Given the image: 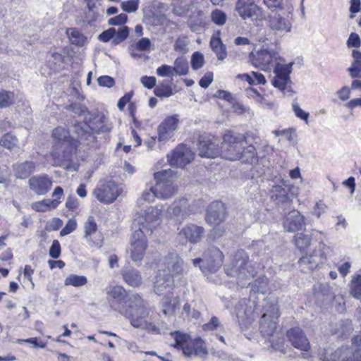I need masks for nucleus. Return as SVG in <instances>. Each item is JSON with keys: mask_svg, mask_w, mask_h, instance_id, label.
<instances>
[{"mask_svg": "<svg viewBox=\"0 0 361 361\" xmlns=\"http://www.w3.org/2000/svg\"><path fill=\"white\" fill-rule=\"evenodd\" d=\"M211 20L218 26L224 25L227 20L228 16L225 11L223 10L216 8L211 13Z\"/></svg>", "mask_w": 361, "mask_h": 361, "instance_id": "a18cd8bd", "label": "nucleus"}, {"mask_svg": "<svg viewBox=\"0 0 361 361\" xmlns=\"http://www.w3.org/2000/svg\"><path fill=\"white\" fill-rule=\"evenodd\" d=\"M164 264L170 274H181L183 271V260L176 252H169L164 258Z\"/></svg>", "mask_w": 361, "mask_h": 361, "instance_id": "c756f323", "label": "nucleus"}, {"mask_svg": "<svg viewBox=\"0 0 361 361\" xmlns=\"http://www.w3.org/2000/svg\"><path fill=\"white\" fill-rule=\"evenodd\" d=\"M281 183L273 185L271 198L279 212L290 210L293 207V194L285 180H281Z\"/></svg>", "mask_w": 361, "mask_h": 361, "instance_id": "423d86ee", "label": "nucleus"}, {"mask_svg": "<svg viewBox=\"0 0 361 361\" xmlns=\"http://www.w3.org/2000/svg\"><path fill=\"white\" fill-rule=\"evenodd\" d=\"M188 42L186 37H178L175 41L173 49L176 51L180 52L183 54H186L188 52Z\"/></svg>", "mask_w": 361, "mask_h": 361, "instance_id": "6e6d98bb", "label": "nucleus"}, {"mask_svg": "<svg viewBox=\"0 0 361 361\" xmlns=\"http://www.w3.org/2000/svg\"><path fill=\"white\" fill-rule=\"evenodd\" d=\"M192 345L194 349L195 355H196L200 353H203L204 355L208 353L207 350L204 346V342L200 337L195 338Z\"/></svg>", "mask_w": 361, "mask_h": 361, "instance_id": "052dcab7", "label": "nucleus"}, {"mask_svg": "<svg viewBox=\"0 0 361 361\" xmlns=\"http://www.w3.org/2000/svg\"><path fill=\"white\" fill-rule=\"evenodd\" d=\"M235 11L244 20L250 19L252 21H258L262 20L264 17L262 8L253 0H237Z\"/></svg>", "mask_w": 361, "mask_h": 361, "instance_id": "1a4fd4ad", "label": "nucleus"}, {"mask_svg": "<svg viewBox=\"0 0 361 361\" xmlns=\"http://www.w3.org/2000/svg\"><path fill=\"white\" fill-rule=\"evenodd\" d=\"M149 314V310L145 306L143 302L128 319L134 328H140L149 333L158 334L160 333L159 328L153 322L147 320Z\"/></svg>", "mask_w": 361, "mask_h": 361, "instance_id": "6e6552de", "label": "nucleus"}, {"mask_svg": "<svg viewBox=\"0 0 361 361\" xmlns=\"http://www.w3.org/2000/svg\"><path fill=\"white\" fill-rule=\"evenodd\" d=\"M111 129L104 114L99 113L90 114L85 122L75 121L68 129L56 127L52 132L54 142L51 157L60 166L68 168L79 145H90L95 140L94 133H107Z\"/></svg>", "mask_w": 361, "mask_h": 361, "instance_id": "f257e3e1", "label": "nucleus"}, {"mask_svg": "<svg viewBox=\"0 0 361 361\" xmlns=\"http://www.w3.org/2000/svg\"><path fill=\"white\" fill-rule=\"evenodd\" d=\"M198 155L202 158L214 159L221 154L218 141L207 134L200 135L197 140Z\"/></svg>", "mask_w": 361, "mask_h": 361, "instance_id": "9b49d317", "label": "nucleus"}, {"mask_svg": "<svg viewBox=\"0 0 361 361\" xmlns=\"http://www.w3.org/2000/svg\"><path fill=\"white\" fill-rule=\"evenodd\" d=\"M130 28L128 26H123L116 30L114 27H109L104 30L98 35V39L104 43L111 41L112 46H116L125 41L129 36Z\"/></svg>", "mask_w": 361, "mask_h": 361, "instance_id": "dca6fc26", "label": "nucleus"}, {"mask_svg": "<svg viewBox=\"0 0 361 361\" xmlns=\"http://www.w3.org/2000/svg\"><path fill=\"white\" fill-rule=\"evenodd\" d=\"M246 95L249 98L255 99V101L260 104L271 106V104L266 101L264 96H262L259 91L252 87L245 89Z\"/></svg>", "mask_w": 361, "mask_h": 361, "instance_id": "de8ad7c7", "label": "nucleus"}, {"mask_svg": "<svg viewBox=\"0 0 361 361\" xmlns=\"http://www.w3.org/2000/svg\"><path fill=\"white\" fill-rule=\"evenodd\" d=\"M269 26L272 30L280 33L288 32L291 30L290 21L279 14L269 16Z\"/></svg>", "mask_w": 361, "mask_h": 361, "instance_id": "7c9ffc66", "label": "nucleus"}, {"mask_svg": "<svg viewBox=\"0 0 361 361\" xmlns=\"http://www.w3.org/2000/svg\"><path fill=\"white\" fill-rule=\"evenodd\" d=\"M128 21V16L126 13H120L114 17L108 20V25L112 26H125L124 25Z\"/></svg>", "mask_w": 361, "mask_h": 361, "instance_id": "13d9d810", "label": "nucleus"}, {"mask_svg": "<svg viewBox=\"0 0 361 361\" xmlns=\"http://www.w3.org/2000/svg\"><path fill=\"white\" fill-rule=\"evenodd\" d=\"M173 73L177 75H186L189 71L188 60L183 56L177 57L172 66Z\"/></svg>", "mask_w": 361, "mask_h": 361, "instance_id": "c9c22d12", "label": "nucleus"}, {"mask_svg": "<svg viewBox=\"0 0 361 361\" xmlns=\"http://www.w3.org/2000/svg\"><path fill=\"white\" fill-rule=\"evenodd\" d=\"M214 97L224 100L228 102L230 104H233L234 99H235V97H233V95L229 91L224 90H218L214 94Z\"/></svg>", "mask_w": 361, "mask_h": 361, "instance_id": "0e129e2a", "label": "nucleus"}, {"mask_svg": "<svg viewBox=\"0 0 361 361\" xmlns=\"http://www.w3.org/2000/svg\"><path fill=\"white\" fill-rule=\"evenodd\" d=\"M152 42L151 40L147 37H142L134 44H132L131 48H135L136 50L140 51H145L149 50L151 48Z\"/></svg>", "mask_w": 361, "mask_h": 361, "instance_id": "4d7b16f0", "label": "nucleus"}, {"mask_svg": "<svg viewBox=\"0 0 361 361\" xmlns=\"http://www.w3.org/2000/svg\"><path fill=\"white\" fill-rule=\"evenodd\" d=\"M204 233V228L202 226L190 224L183 227L179 234L190 243L195 244L201 240Z\"/></svg>", "mask_w": 361, "mask_h": 361, "instance_id": "cd10ccee", "label": "nucleus"}, {"mask_svg": "<svg viewBox=\"0 0 361 361\" xmlns=\"http://www.w3.org/2000/svg\"><path fill=\"white\" fill-rule=\"evenodd\" d=\"M71 44L78 47H82L87 38L76 28H68L66 32Z\"/></svg>", "mask_w": 361, "mask_h": 361, "instance_id": "58836bf2", "label": "nucleus"}, {"mask_svg": "<svg viewBox=\"0 0 361 361\" xmlns=\"http://www.w3.org/2000/svg\"><path fill=\"white\" fill-rule=\"evenodd\" d=\"M249 133L245 135L234 130H226L223 135L221 150L224 154V157L230 161H237L238 154L243 149L244 145L247 144Z\"/></svg>", "mask_w": 361, "mask_h": 361, "instance_id": "39448f33", "label": "nucleus"}, {"mask_svg": "<svg viewBox=\"0 0 361 361\" xmlns=\"http://www.w3.org/2000/svg\"><path fill=\"white\" fill-rule=\"evenodd\" d=\"M204 265L202 267V271L204 274L215 273L223 264L224 255L216 247H209L204 252Z\"/></svg>", "mask_w": 361, "mask_h": 361, "instance_id": "4468645a", "label": "nucleus"}, {"mask_svg": "<svg viewBox=\"0 0 361 361\" xmlns=\"http://www.w3.org/2000/svg\"><path fill=\"white\" fill-rule=\"evenodd\" d=\"M60 203L61 201L57 199H44L42 201L34 202L32 204V208L36 212H45L48 210L56 209Z\"/></svg>", "mask_w": 361, "mask_h": 361, "instance_id": "f704fd0d", "label": "nucleus"}, {"mask_svg": "<svg viewBox=\"0 0 361 361\" xmlns=\"http://www.w3.org/2000/svg\"><path fill=\"white\" fill-rule=\"evenodd\" d=\"M237 268V279L239 281L253 278L257 274L256 268L248 260V257L243 250L238 251L235 256Z\"/></svg>", "mask_w": 361, "mask_h": 361, "instance_id": "2eb2a0df", "label": "nucleus"}, {"mask_svg": "<svg viewBox=\"0 0 361 361\" xmlns=\"http://www.w3.org/2000/svg\"><path fill=\"white\" fill-rule=\"evenodd\" d=\"M121 189L114 181L109 180L97 186L93 193L98 201L104 204L114 202L120 195Z\"/></svg>", "mask_w": 361, "mask_h": 361, "instance_id": "ddd939ff", "label": "nucleus"}, {"mask_svg": "<svg viewBox=\"0 0 361 361\" xmlns=\"http://www.w3.org/2000/svg\"><path fill=\"white\" fill-rule=\"evenodd\" d=\"M321 361H354V355L347 348H339L331 354L324 348L319 353Z\"/></svg>", "mask_w": 361, "mask_h": 361, "instance_id": "b1692460", "label": "nucleus"}, {"mask_svg": "<svg viewBox=\"0 0 361 361\" xmlns=\"http://www.w3.org/2000/svg\"><path fill=\"white\" fill-rule=\"evenodd\" d=\"M18 140L11 133H4L0 138V146L13 151L18 146Z\"/></svg>", "mask_w": 361, "mask_h": 361, "instance_id": "4c0bfd02", "label": "nucleus"}, {"mask_svg": "<svg viewBox=\"0 0 361 361\" xmlns=\"http://www.w3.org/2000/svg\"><path fill=\"white\" fill-rule=\"evenodd\" d=\"M260 153L261 152H257L256 147L252 145L247 146L244 145L243 149L240 151V154H238L237 160L252 166L259 162L263 164L264 154L260 155Z\"/></svg>", "mask_w": 361, "mask_h": 361, "instance_id": "4be33fe9", "label": "nucleus"}, {"mask_svg": "<svg viewBox=\"0 0 361 361\" xmlns=\"http://www.w3.org/2000/svg\"><path fill=\"white\" fill-rule=\"evenodd\" d=\"M286 335L295 348L305 352L310 350V343L301 328L293 327L286 331Z\"/></svg>", "mask_w": 361, "mask_h": 361, "instance_id": "6ab92c4d", "label": "nucleus"}, {"mask_svg": "<svg viewBox=\"0 0 361 361\" xmlns=\"http://www.w3.org/2000/svg\"><path fill=\"white\" fill-rule=\"evenodd\" d=\"M100 15L97 10H86L84 13L83 21L90 27L95 25V23L98 20Z\"/></svg>", "mask_w": 361, "mask_h": 361, "instance_id": "864d4df0", "label": "nucleus"}, {"mask_svg": "<svg viewBox=\"0 0 361 361\" xmlns=\"http://www.w3.org/2000/svg\"><path fill=\"white\" fill-rule=\"evenodd\" d=\"M167 159L171 166L184 168L194 159V153L187 145L181 143L167 155Z\"/></svg>", "mask_w": 361, "mask_h": 361, "instance_id": "9d476101", "label": "nucleus"}, {"mask_svg": "<svg viewBox=\"0 0 361 361\" xmlns=\"http://www.w3.org/2000/svg\"><path fill=\"white\" fill-rule=\"evenodd\" d=\"M293 65L294 61H291L286 64L276 63L274 67L273 72L276 75L290 78V74L293 72Z\"/></svg>", "mask_w": 361, "mask_h": 361, "instance_id": "a19ab883", "label": "nucleus"}, {"mask_svg": "<svg viewBox=\"0 0 361 361\" xmlns=\"http://www.w3.org/2000/svg\"><path fill=\"white\" fill-rule=\"evenodd\" d=\"M271 82L275 88L278 89L284 95L287 94L291 97L295 94L291 87L293 82L290 78L274 75Z\"/></svg>", "mask_w": 361, "mask_h": 361, "instance_id": "2f4dec72", "label": "nucleus"}, {"mask_svg": "<svg viewBox=\"0 0 361 361\" xmlns=\"http://www.w3.org/2000/svg\"><path fill=\"white\" fill-rule=\"evenodd\" d=\"M188 207V201L185 198L175 200L169 207L168 213L171 217L180 222L189 214Z\"/></svg>", "mask_w": 361, "mask_h": 361, "instance_id": "a878e982", "label": "nucleus"}, {"mask_svg": "<svg viewBox=\"0 0 361 361\" xmlns=\"http://www.w3.org/2000/svg\"><path fill=\"white\" fill-rule=\"evenodd\" d=\"M174 286L173 276L170 273L159 274L156 276L154 283V291L158 295L169 292Z\"/></svg>", "mask_w": 361, "mask_h": 361, "instance_id": "393cba45", "label": "nucleus"}, {"mask_svg": "<svg viewBox=\"0 0 361 361\" xmlns=\"http://www.w3.org/2000/svg\"><path fill=\"white\" fill-rule=\"evenodd\" d=\"M15 343L20 345L29 343L32 345L35 348H44L46 347V343L42 342L40 338L37 337H32L26 339L18 338Z\"/></svg>", "mask_w": 361, "mask_h": 361, "instance_id": "5fc2aeb1", "label": "nucleus"}, {"mask_svg": "<svg viewBox=\"0 0 361 361\" xmlns=\"http://www.w3.org/2000/svg\"><path fill=\"white\" fill-rule=\"evenodd\" d=\"M274 56V49L262 47L256 54L251 51L249 54V61L254 67L260 68L262 71H267L273 62Z\"/></svg>", "mask_w": 361, "mask_h": 361, "instance_id": "f3484780", "label": "nucleus"}, {"mask_svg": "<svg viewBox=\"0 0 361 361\" xmlns=\"http://www.w3.org/2000/svg\"><path fill=\"white\" fill-rule=\"evenodd\" d=\"M87 279L86 276L77 274H70L64 281V285L66 286L81 287L87 284Z\"/></svg>", "mask_w": 361, "mask_h": 361, "instance_id": "79ce46f5", "label": "nucleus"}, {"mask_svg": "<svg viewBox=\"0 0 361 361\" xmlns=\"http://www.w3.org/2000/svg\"><path fill=\"white\" fill-rule=\"evenodd\" d=\"M36 164L32 161L17 162L12 165L13 174L17 179L25 180L35 171Z\"/></svg>", "mask_w": 361, "mask_h": 361, "instance_id": "c85d7f7f", "label": "nucleus"}, {"mask_svg": "<svg viewBox=\"0 0 361 361\" xmlns=\"http://www.w3.org/2000/svg\"><path fill=\"white\" fill-rule=\"evenodd\" d=\"M140 0H127L121 3V8L126 13H135L139 8Z\"/></svg>", "mask_w": 361, "mask_h": 361, "instance_id": "603ef678", "label": "nucleus"}, {"mask_svg": "<svg viewBox=\"0 0 361 361\" xmlns=\"http://www.w3.org/2000/svg\"><path fill=\"white\" fill-rule=\"evenodd\" d=\"M349 287L350 295L357 300H361V274L353 276Z\"/></svg>", "mask_w": 361, "mask_h": 361, "instance_id": "e433bc0d", "label": "nucleus"}, {"mask_svg": "<svg viewBox=\"0 0 361 361\" xmlns=\"http://www.w3.org/2000/svg\"><path fill=\"white\" fill-rule=\"evenodd\" d=\"M124 281L133 287L139 286L142 283V277L140 272L135 269H126L122 271Z\"/></svg>", "mask_w": 361, "mask_h": 361, "instance_id": "72a5a7b5", "label": "nucleus"}, {"mask_svg": "<svg viewBox=\"0 0 361 361\" xmlns=\"http://www.w3.org/2000/svg\"><path fill=\"white\" fill-rule=\"evenodd\" d=\"M311 237L303 233H298L294 236V242L297 248L302 252L305 251L311 244Z\"/></svg>", "mask_w": 361, "mask_h": 361, "instance_id": "ea45409f", "label": "nucleus"}, {"mask_svg": "<svg viewBox=\"0 0 361 361\" xmlns=\"http://www.w3.org/2000/svg\"><path fill=\"white\" fill-rule=\"evenodd\" d=\"M171 336L173 337L176 343L173 345L175 348H180V345H183L190 341V336L186 333H183L180 331H174L171 332Z\"/></svg>", "mask_w": 361, "mask_h": 361, "instance_id": "49530a36", "label": "nucleus"}, {"mask_svg": "<svg viewBox=\"0 0 361 361\" xmlns=\"http://www.w3.org/2000/svg\"><path fill=\"white\" fill-rule=\"evenodd\" d=\"M248 285L250 286V298L240 300L235 307L237 321L241 329H247L255 317L259 315L257 294L265 295L269 292V279L264 275L259 276Z\"/></svg>", "mask_w": 361, "mask_h": 361, "instance_id": "f03ea898", "label": "nucleus"}, {"mask_svg": "<svg viewBox=\"0 0 361 361\" xmlns=\"http://www.w3.org/2000/svg\"><path fill=\"white\" fill-rule=\"evenodd\" d=\"M156 73L160 77H173L174 75L172 66L167 64H163L158 67Z\"/></svg>", "mask_w": 361, "mask_h": 361, "instance_id": "338daca9", "label": "nucleus"}, {"mask_svg": "<svg viewBox=\"0 0 361 361\" xmlns=\"http://www.w3.org/2000/svg\"><path fill=\"white\" fill-rule=\"evenodd\" d=\"M293 111L295 113V115L298 118L304 121L306 123H308V119L310 117V114L303 109H302L299 104L296 102L293 103L292 104Z\"/></svg>", "mask_w": 361, "mask_h": 361, "instance_id": "e2e57ef3", "label": "nucleus"}, {"mask_svg": "<svg viewBox=\"0 0 361 361\" xmlns=\"http://www.w3.org/2000/svg\"><path fill=\"white\" fill-rule=\"evenodd\" d=\"M179 123L178 115L173 114L165 118L159 125L157 131L159 140H164L167 138L168 134L176 130Z\"/></svg>", "mask_w": 361, "mask_h": 361, "instance_id": "bb28decb", "label": "nucleus"}, {"mask_svg": "<svg viewBox=\"0 0 361 361\" xmlns=\"http://www.w3.org/2000/svg\"><path fill=\"white\" fill-rule=\"evenodd\" d=\"M353 330L352 321L349 319H341L337 324L336 334L345 336Z\"/></svg>", "mask_w": 361, "mask_h": 361, "instance_id": "09e8293b", "label": "nucleus"}, {"mask_svg": "<svg viewBox=\"0 0 361 361\" xmlns=\"http://www.w3.org/2000/svg\"><path fill=\"white\" fill-rule=\"evenodd\" d=\"M347 71L352 78H357L361 75V62L353 61L351 66L348 68Z\"/></svg>", "mask_w": 361, "mask_h": 361, "instance_id": "774afa93", "label": "nucleus"}, {"mask_svg": "<svg viewBox=\"0 0 361 361\" xmlns=\"http://www.w3.org/2000/svg\"><path fill=\"white\" fill-rule=\"evenodd\" d=\"M109 304L111 309L128 318L144 302L138 294L128 295L126 290L116 286L109 293Z\"/></svg>", "mask_w": 361, "mask_h": 361, "instance_id": "7ed1b4c3", "label": "nucleus"}, {"mask_svg": "<svg viewBox=\"0 0 361 361\" xmlns=\"http://www.w3.org/2000/svg\"><path fill=\"white\" fill-rule=\"evenodd\" d=\"M154 190L157 192L158 198L163 200L170 198L175 192V188L172 182L155 183Z\"/></svg>", "mask_w": 361, "mask_h": 361, "instance_id": "473e14b6", "label": "nucleus"}, {"mask_svg": "<svg viewBox=\"0 0 361 361\" xmlns=\"http://www.w3.org/2000/svg\"><path fill=\"white\" fill-rule=\"evenodd\" d=\"M258 317L259 319V330L263 336H271L276 332L278 326V319L280 317V312L278 307L277 298L269 295L263 300L262 307Z\"/></svg>", "mask_w": 361, "mask_h": 361, "instance_id": "20e7f679", "label": "nucleus"}, {"mask_svg": "<svg viewBox=\"0 0 361 361\" xmlns=\"http://www.w3.org/2000/svg\"><path fill=\"white\" fill-rule=\"evenodd\" d=\"M348 48H359L361 46V39L356 32H351L346 42Z\"/></svg>", "mask_w": 361, "mask_h": 361, "instance_id": "69168bd1", "label": "nucleus"}, {"mask_svg": "<svg viewBox=\"0 0 361 361\" xmlns=\"http://www.w3.org/2000/svg\"><path fill=\"white\" fill-rule=\"evenodd\" d=\"M226 209L221 201H214L209 204L206 211V222L211 226L220 224L225 220Z\"/></svg>", "mask_w": 361, "mask_h": 361, "instance_id": "a211bd4d", "label": "nucleus"}, {"mask_svg": "<svg viewBox=\"0 0 361 361\" xmlns=\"http://www.w3.org/2000/svg\"><path fill=\"white\" fill-rule=\"evenodd\" d=\"M283 215L282 226L286 232L295 233L305 230V217L298 209L292 207L290 210L280 211Z\"/></svg>", "mask_w": 361, "mask_h": 361, "instance_id": "0eeeda50", "label": "nucleus"}, {"mask_svg": "<svg viewBox=\"0 0 361 361\" xmlns=\"http://www.w3.org/2000/svg\"><path fill=\"white\" fill-rule=\"evenodd\" d=\"M173 171L171 169H164L155 172L154 178L155 183H160L162 182H172L171 178L173 176Z\"/></svg>", "mask_w": 361, "mask_h": 361, "instance_id": "8fccbe9b", "label": "nucleus"}, {"mask_svg": "<svg viewBox=\"0 0 361 361\" xmlns=\"http://www.w3.org/2000/svg\"><path fill=\"white\" fill-rule=\"evenodd\" d=\"M154 94L158 97L166 98L172 96L174 92L169 84L163 82L154 87Z\"/></svg>", "mask_w": 361, "mask_h": 361, "instance_id": "c03bdc74", "label": "nucleus"}, {"mask_svg": "<svg viewBox=\"0 0 361 361\" xmlns=\"http://www.w3.org/2000/svg\"><path fill=\"white\" fill-rule=\"evenodd\" d=\"M144 228L145 225H142V227H139L132 235L130 256L132 260L135 262L142 259L147 247V240Z\"/></svg>", "mask_w": 361, "mask_h": 361, "instance_id": "f8f14e48", "label": "nucleus"}, {"mask_svg": "<svg viewBox=\"0 0 361 361\" xmlns=\"http://www.w3.org/2000/svg\"><path fill=\"white\" fill-rule=\"evenodd\" d=\"M85 236L87 237L94 233L97 230V224L93 216H90L85 224Z\"/></svg>", "mask_w": 361, "mask_h": 361, "instance_id": "bf43d9fd", "label": "nucleus"}, {"mask_svg": "<svg viewBox=\"0 0 361 361\" xmlns=\"http://www.w3.org/2000/svg\"><path fill=\"white\" fill-rule=\"evenodd\" d=\"M204 57L202 53L200 51H195L190 59L191 68L194 71H197L201 68L204 64Z\"/></svg>", "mask_w": 361, "mask_h": 361, "instance_id": "3c124183", "label": "nucleus"}, {"mask_svg": "<svg viewBox=\"0 0 361 361\" xmlns=\"http://www.w3.org/2000/svg\"><path fill=\"white\" fill-rule=\"evenodd\" d=\"M61 255V247L58 240H54L49 250V255L52 259H56Z\"/></svg>", "mask_w": 361, "mask_h": 361, "instance_id": "680f3d73", "label": "nucleus"}, {"mask_svg": "<svg viewBox=\"0 0 361 361\" xmlns=\"http://www.w3.org/2000/svg\"><path fill=\"white\" fill-rule=\"evenodd\" d=\"M324 262V255L320 254L319 250H314L310 255L306 254L305 255L302 256L298 262L302 272L314 270L318 267L319 264H323Z\"/></svg>", "mask_w": 361, "mask_h": 361, "instance_id": "5701e85b", "label": "nucleus"}, {"mask_svg": "<svg viewBox=\"0 0 361 361\" xmlns=\"http://www.w3.org/2000/svg\"><path fill=\"white\" fill-rule=\"evenodd\" d=\"M15 94L12 91L6 90H0V109L11 106L14 103Z\"/></svg>", "mask_w": 361, "mask_h": 361, "instance_id": "37998d69", "label": "nucleus"}, {"mask_svg": "<svg viewBox=\"0 0 361 361\" xmlns=\"http://www.w3.org/2000/svg\"><path fill=\"white\" fill-rule=\"evenodd\" d=\"M161 214V209L157 207H149L145 210L144 215L142 216L143 221L139 223V227H142L145 225L143 229L145 233L152 234L153 230L160 224V215Z\"/></svg>", "mask_w": 361, "mask_h": 361, "instance_id": "aec40b11", "label": "nucleus"}, {"mask_svg": "<svg viewBox=\"0 0 361 361\" xmlns=\"http://www.w3.org/2000/svg\"><path fill=\"white\" fill-rule=\"evenodd\" d=\"M52 180L47 174L35 176L29 179V187L38 195H46L51 188Z\"/></svg>", "mask_w": 361, "mask_h": 361, "instance_id": "412c9836", "label": "nucleus"}]
</instances>
